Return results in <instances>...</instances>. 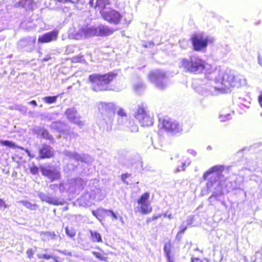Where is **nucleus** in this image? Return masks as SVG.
<instances>
[{
    "label": "nucleus",
    "mask_w": 262,
    "mask_h": 262,
    "mask_svg": "<svg viewBox=\"0 0 262 262\" xmlns=\"http://www.w3.org/2000/svg\"><path fill=\"white\" fill-rule=\"evenodd\" d=\"M76 113V111H74L73 110H70L68 111L67 113V117L69 119L71 120V121H73L75 123H78V120L77 119H79V117H77L76 116L72 115L73 114ZM78 124H79L78 123Z\"/></svg>",
    "instance_id": "nucleus-22"
},
{
    "label": "nucleus",
    "mask_w": 262,
    "mask_h": 262,
    "mask_svg": "<svg viewBox=\"0 0 262 262\" xmlns=\"http://www.w3.org/2000/svg\"><path fill=\"white\" fill-rule=\"evenodd\" d=\"M187 226L182 227L181 228V229H180V230L177 233V234L176 236L177 237L178 236V235L179 234H181L183 233V232H184L185 231V230L187 229Z\"/></svg>",
    "instance_id": "nucleus-39"
},
{
    "label": "nucleus",
    "mask_w": 262,
    "mask_h": 262,
    "mask_svg": "<svg viewBox=\"0 0 262 262\" xmlns=\"http://www.w3.org/2000/svg\"><path fill=\"white\" fill-rule=\"evenodd\" d=\"M103 3V0H97L95 7H100L101 4Z\"/></svg>",
    "instance_id": "nucleus-42"
},
{
    "label": "nucleus",
    "mask_w": 262,
    "mask_h": 262,
    "mask_svg": "<svg viewBox=\"0 0 262 262\" xmlns=\"http://www.w3.org/2000/svg\"><path fill=\"white\" fill-rule=\"evenodd\" d=\"M160 128L173 134L180 133L182 128L180 124L169 118H163L159 119Z\"/></svg>",
    "instance_id": "nucleus-6"
},
{
    "label": "nucleus",
    "mask_w": 262,
    "mask_h": 262,
    "mask_svg": "<svg viewBox=\"0 0 262 262\" xmlns=\"http://www.w3.org/2000/svg\"><path fill=\"white\" fill-rule=\"evenodd\" d=\"M93 1H94V0H90V4L91 5V6L92 7H93Z\"/></svg>",
    "instance_id": "nucleus-47"
},
{
    "label": "nucleus",
    "mask_w": 262,
    "mask_h": 262,
    "mask_svg": "<svg viewBox=\"0 0 262 262\" xmlns=\"http://www.w3.org/2000/svg\"><path fill=\"white\" fill-rule=\"evenodd\" d=\"M162 215L161 214H157V215H154L151 217H148L146 220V222L147 224H149L151 223V222L161 217Z\"/></svg>",
    "instance_id": "nucleus-27"
},
{
    "label": "nucleus",
    "mask_w": 262,
    "mask_h": 262,
    "mask_svg": "<svg viewBox=\"0 0 262 262\" xmlns=\"http://www.w3.org/2000/svg\"><path fill=\"white\" fill-rule=\"evenodd\" d=\"M258 61H259V64L260 65H262V59H260V58H259Z\"/></svg>",
    "instance_id": "nucleus-48"
},
{
    "label": "nucleus",
    "mask_w": 262,
    "mask_h": 262,
    "mask_svg": "<svg viewBox=\"0 0 262 262\" xmlns=\"http://www.w3.org/2000/svg\"><path fill=\"white\" fill-rule=\"evenodd\" d=\"M91 239L93 242L100 243L102 241L101 234L97 231L90 230Z\"/></svg>",
    "instance_id": "nucleus-19"
},
{
    "label": "nucleus",
    "mask_w": 262,
    "mask_h": 262,
    "mask_svg": "<svg viewBox=\"0 0 262 262\" xmlns=\"http://www.w3.org/2000/svg\"><path fill=\"white\" fill-rule=\"evenodd\" d=\"M107 216L111 215L113 220H117L118 216L112 210L107 209Z\"/></svg>",
    "instance_id": "nucleus-35"
},
{
    "label": "nucleus",
    "mask_w": 262,
    "mask_h": 262,
    "mask_svg": "<svg viewBox=\"0 0 262 262\" xmlns=\"http://www.w3.org/2000/svg\"><path fill=\"white\" fill-rule=\"evenodd\" d=\"M40 169L42 174L43 176L48 178L51 182H53L60 179V174L59 171L47 169L45 167H41Z\"/></svg>",
    "instance_id": "nucleus-12"
},
{
    "label": "nucleus",
    "mask_w": 262,
    "mask_h": 262,
    "mask_svg": "<svg viewBox=\"0 0 262 262\" xmlns=\"http://www.w3.org/2000/svg\"><path fill=\"white\" fill-rule=\"evenodd\" d=\"M193 50L195 51H204L209 42L212 40L204 36L203 33H194L190 38Z\"/></svg>",
    "instance_id": "nucleus-4"
},
{
    "label": "nucleus",
    "mask_w": 262,
    "mask_h": 262,
    "mask_svg": "<svg viewBox=\"0 0 262 262\" xmlns=\"http://www.w3.org/2000/svg\"><path fill=\"white\" fill-rule=\"evenodd\" d=\"M135 117L142 126H150L153 124V116L143 107L138 108Z\"/></svg>",
    "instance_id": "nucleus-8"
},
{
    "label": "nucleus",
    "mask_w": 262,
    "mask_h": 262,
    "mask_svg": "<svg viewBox=\"0 0 262 262\" xmlns=\"http://www.w3.org/2000/svg\"><path fill=\"white\" fill-rule=\"evenodd\" d=\"M165 77V73L160 71H151L148 75L149 81L155 83L158 88L161 89L165 88V84L162 81Z\"/></svg>",
    "instance_id": "nucleus-9"
},
{
    "label": "nucleus",
    "mask_w": 262,
    "mask_h": 262,
    "mask_svg": "<svg viewBox=\"0 0 262 262\" xmlns=\"http://www.w3.org/2000/svg\"><path fill=\"white\" fill-rule=\"evenodd\" d=\"M222 86L221 89L224 91L233 88H239L246 83V79L241 75H235L231 71L225 72L222 77L217 79Z\"/></svg>",
    "instance_id": "nucleus-3"
},
{
    "label": "nucleus",
    "mask_w": 262,
    "mask_h": 262,
    "mask_svg": "<svg viewBox=\"0 0 262 262\" xmlns=\"http://www.w3.org/2000/svg\"><path fill=\"white\" fill-rule=\"evenodd\" d=\"M38 257L43 259H49L52 258V256L48 254H43L38 255Z\"/></svg>",
    "instance_id": "nucleus-31"
},
{
    "label": "nucleus",
    "mask_w": 262,
    "mask_h": 262,
    "mask_svg": "<svg viewBox=\"0 0 262 262\" xmlns=\"http://www.w3.org/2000/svg\"><path fill=\"white\" fill-rule=\"evenodd\" d=\"M45 237L48 240L55 239L56 238V235L53 231H46L43 233Z\"/></svg>",
    "instance_id": "nucleus-24"
},
{
    "label": "nucleus",
    "mask_w": 262,
    "mask_h": 262,
    "mask_svg": "<svg viewBox=\"0 0 262 262\" xmlns=\"http://www.w3.org/2000/svg\"><path fill=\"white\" fill-rule=\"evenodd\" d=\"M128 129L131 133H136L138 131L139 127L135 120L129 121Z\"/></svg>",
    "instance_id": "nucleus-21"
},
{
    "label": "nucleus",
    "mask_w": 262,
    "mask_h": 262,
    "mask_svg": "<svg viewBox=\"0 0 262 262\" xmlns=\"http://www.w3.org/2000/svg\"><path fill=\"white\" fill-rule=\"evenodd\" d=\"M59 95H56L53 96H47L43 98L45 102L48 104H51L56 101L57 98Z\"/></svg>",
    "instance_id": "nucleus-23"
},
{
    "label": "nucleus",
    "mask_w": 262,
    "mask_h": 262,
    "mask_svg": "<svg viewBox=\"0 0 262 262\" xmlns=\"http://www.w3.org/2000/svg\"><path fill=\"white\" fill-rule=\"evenodd\" d=\"M150 194L149 192H145L138 199L137 209L142 214H148L152 211V207L149 200Z\"/></svg>",
    "instance_id": "nucleus-5"
},
{
    "label": "nucleus",
    "mask_w": 262,
    "mask_h": 262,
    "mask_svg": "<svg viewBox=\"0 0 262 262\" xmlns=\"http://www.w3.org/2000/svg\"><path fill=\"white\" fill-rule=\"evenodd\" d=\"M107 209L98 208L92 211V214L100 221H102L107 216Z\"/></svg>",
    "instance_id": "nucleus-13"
},
{
    "label": "nucleus",
    "mask_w": 262,
    "mask_h": 262,
    "mask_svg": "<svg viewBox=\"0 0 262 262\" xmlns=\"http://www.w3.org/2000/svg\"><path fill=\"white\" fill-rule=\"evenodd\" d=\"M30 172L33 174H36L38 173V168L36 166H33L30 168Z\"/></svg>",
    "instance_id": "nucleus-34"
},
{
    "label": "nucleus",
    "mask_w": 262,
    "mask_h": 262,
    "mask_svg": "<svg viewBox=\"0 0 262 262\" xmlns=\"http://www.w3.org/2000/svg\"><path fill=\"white\" fill-rule=\"evenodd\" d=\"M55 1L60 2V3H66L67 2L69 1V0H55Z\"/></svg>",
    "instance_id": "nucleus-45"
},
{
    "label": "nucleus",
    "mask_w": 262,
    "mask_h": 262,
    "mask_svg": "<svg viewBox=\"0 0 262 262\" xmlns=\"http://www.w3.org/2000/svg\"><path fill=\"white\" fill-rule=\"evenodd\" d=\"M224 169L223 165H215L211 167L206 171L203 174V178L204 180H207L209 175L215 172H222Z\"/></svg>",
    "instance_id": "nucleus-14"
},
{
    "label": "nucleus",
    "mask_w": 262,
    "mask_h": 262,
    "mask_svg": "<svg viewBox=\"0 0 262 262\" xmlns=\"http://www.w3.org/2000/svg\"><path fill=\"white\" fill-rule=\"evenodd\" d=\"M39 155L38 159H50L54 157V151L53 148L49 145L43 144L38 150Z\"/></svg>",
    "instance_id": "nucleus-11"
},
{
    "label": "nucleus",
    "mask_w": 262,
    "mask_h": 262,
    "mask_svg": "<svg viewBox=\"0 0 262 262\" xmlns=\"http://www.w3.org/2000/svg\"><path fill=\"white\" fill-rule=\"evenodd\" d=\"M34 4L33 0H20L18 3L19 7L25 8L26 10H32Z\"/></svg>",
    "instance_id": "nucleus-15"
},
{
    "label": "nucleus",
    "mask_w": 262,
    "mask_h": 262,
    "mask_svg": "<svg viewBox=\"0 0 262 262\" xmlns=\"http://www.w3.org/2000/svg\"><path fill=\"white\" fill-rule=\"evenodd\" d=\"M257 101L260 107L262 108V91L259 92L257 97Z\"/></svg>",
    "instance_id": "nucleus-37"
},
{
    "label": "nucleus",
    "mask_w": 262,
    "mask_h": 262,
    "mask_svg": "<svg viewBox=\"0 0 262 262\" xmlns=\"http://www.w3.org/2000/svg\"><path fill=\"white\" fill-rule=\"evenodd\" d=\"M52 258H53L55 262H60V260L59 258L57 256H52Z\"/></svg>",
    "instance_id": "nucleus-44"
},
{
    "label": "nucleus",
    "mask_w": 262,
    "mask_h": 262,
    "mask_svg": "<svg viewBox=\"0 0 262 262\" xmlns=\"http://www.w3.org/2000/svg\"><path fill=\"white\" fill-rule=\"evenodd\" d=\"M38 136L42 139H44L49 140L51 142H53L54 138L53 136L50 135L49 132L46 129H41L38 132Z\"/></svg>",
    "instance_id": "nucleus-18"
},
{
    "label": "nucleus",
    "mask_w": 262,
    "mask_h": 262,
    "mask_svg": "<svg viewBox=\"0 0 262 262\" xmlns=\"http://www.w3.org/2000/svg\"><path fill=\"white\" fill-rule=\"evenodd\" d=\"M58 34L59 31L56 29L46 32L38 37V42L44 43L55 41L57 39Z\"/></svg>",
    "instance_id": "nucleus-10"
},
{
    "label": "nucleus",
    "mask_w": 262,
    "mask_h": 262,
    "mask_svg": "<svg viewBox=\"0 0 262 262\" xmlns=\"http://www.w3.org/2000/svg\"><path fill=\"white\" fill-rule=\"evenodd\" d=\"M216 182V180H209L207 183V187H211L214 184V183Z\"/></svg>",
    "instance_id": "nucleus-41"
},
{
    "label": "nucleus",
    "mask_w": 262,
    "mask_h": 262,
    "mask_svg": "<svg viewBox=\"0 0 262 262\" xmlns=\"http://www.w3.org/2000/svg\"><path fill=\"white\" fill-rule=\"evenodd\" d=\"M83 56L81 55H76L72 58L73 62H80L83 60Z\"/></svg>",
    "instance_id": "nucleus-29"
},
{
    "label": "nucleus",
    "mask_w": 262,
    "mask_h": 262,
    "mask_svg": "<svg viewBox=\"0 0 262 262\" xmlns=\"http://www.w3.org/2000/svg\"><path fill=\"white\" fill-rule=\"evenodd\" d=\"M164 251L166 261L167 262H175L173 256L171 254L170 248L165 245L164 248Z\"/></svg>",
    "instance_id": "nucleus-20"
},
{
    "label": "nucleus",
    "mask_w": 262,
    "mask_h": 262,
    "mask_svg": "<svg viewBox=\"0 0 262 262\" xmlns=\"http://www.w3.org/2000/svg\"><path fill=\"white\" fill-rule=\"evenodd\" d=\"M118 115L121 117H126L127 113L125 112V110L122 108L119 109L117 112Z\"/></svg>",
    "instance_id": "nucleus-33"
},
{
    "label": "nucleus",
    "mask_w": 262,
    "mask_h": 262,
    "mask_svg": "<svg viewBox=\"0 0 262 262\" xmlns=\"http://www.w3.org/2000/svg\"><path fill=\"white\" fill-rule=\"evenodd\" d=\"M27 253L29 258L32 257L34 253V251L32 248H29L27 251Z\"/></svg>",
    "instance_id": "nucleus-38"
},
{
    "label": "nucleus",
    "mask_w": 262,
    "mask_h": 262,
    "mask_svg": "<svg viewBox=\"0 0 262 262\" xmlns=\"http://www.w3.org/2000/svg\"><path fill=\"white\" fill-rule=\"evenodd\" d=\"M19 148L20 149V152H22V151H24V155L25 157H26L27 155H28L29 156H30L31 158H33L35 157V155L34 154H31L30 153V152L29 151V150L27 149H26L25 150H24V148H22V147H18L17 146V149Z\"/></svg>",
    "instance_id": "nucleus-28"
},
{
    "label": "nucleus",
    "mask_w": 262,
    "mask_h": 262,
    "mask_svg": "<svg viewBox=\"0 0 262 262\" xmlns=\"http://www.w3.org/2000/svg\"><path fill=\"white\" fill-rule=\"evenodd\" d=\"M131 174L129 173H123L121 175V179L124 183L128 184V182L126 181V179L129 178Z\"/></svg>",
    "instance_id": "nucleus-32"
},
{
    "label": "nucleus",
    "mask_w": 262,
    "mask_h": 262,
    "mask_svg": "<svg viewBox=\"0 0 262 262\" xmlns=\"http://www.w3.org/2000/svg\"><path fill=\"white\" fill-rule=\"evenodd\" d=\"M65 231L67 235L71 238H74L76 235V231L73 228H70L68 227H67L65 228Z\"/></svg>",
    "instance_id": "nucleus-25"
},
{
    "label": "nucleus",
    "mask_w": 262,
    "mask_h": 262,
    "mask_svg": "<svg viewBox=\"0 0 262 262\" xmlns=\"http://www.w3.org/2000/svg\"><path fill=\"white\" fill-rule=\"evenodd\" d=\"M0 143L3 145H6L9 147H12L14 145V144L12 142L8 140L1 141Z\"/></svg>",
    "instance_id": "nucleus-36"
},
{
    "label": "nucleus",
    "mask_w": 262,
    "mask_h": 262,
    "mask_svg": "<svg viewBox=\"0 0 262 262\" xmlns=\"http://www.w3.org/2000/svg\"><path fill=\"white\" fill-rule=\"evenodd\" d=\"M190 262H211L210 260L206 257H192Z\"/></svg>",
    "instance_id": "nucleus-26"
},
{
    "label": "nucleus",
    "mask_w": 262,
    "mask_h": 262,
    "mask_svg": "<svg viewBox=\"0 0 262 262\" xmlns=\"http://www.w3.org/2000/svg\"><path fill=\"white\" fill-rule=\"evenodd\" d=\"M52 186H57V184H53V185H50V187H52Z\"/></svg>",
    "instance_id": "nucleus-49"
},
{
    "label": "nucleus",
    "mask_w": 262,
    "mask_h": 262,
    "mask_svg": "<svg viewBox=\"0 0 262 262\" xmlns=\"http://www.w3.org/2000/svg\"><path fill=\"white\" fill-rule=\"evenodd\" d=\"M110 103L107 102H101L100 103L101 109L105 111H107L110 108Z\"/></svg>",
    "instance_id": "nucleus-30"
},
{
    "label": "nucleus",
    "mask_w": 262,
    "mask_h": 262,
    "mask_svg": "<svg viewBox=\"0 0 262 262\" xmlns=\"http://www.w3.org/2000/svg\"><path fill=\"white\" fill-rule=\"evenodd\" d=\"M29 103L32 104L35 106L37 105V103L35 100H31V101L29 102Z\"/></svg>",
    "instance_id": "nucleus-46"
},
{
    "label": "nucleus",
    "mask_w": 262,
    "mask_h": 262,
    "mask_svg": "<svg viewBox=\"0 0 262 262\" xmlns=\"http://www.w3.org/2000/svg\"><path fill=\"white\" fill-rule=\"evenodd\" d=\"M92 254L100 260L104 261L107 260L108 256L107 253L101 249L99 251H93Z\"/></svg>",
    "instance_id": "nucleus-17"
},
{
    "label": "nucleus",
    "mask_w": 262,
    "mask_h": 262,
    "mask_svg": "<svg viewBox=\"0 0 262 262\" xmlns=\"http://www.w3.org/2000/svg\"><path fill=\"white\" fill-rule=\"evenodd\" d=\"M117 76V74L109 72L104 74L94 73L89 76V81L91 83L92 90L95 92L110 90L108 84Z\"/></svg>",
    "instance_id": "nucleus-2"
},
{
    "label": "nucleus",
    "mask_w": 262,
    "mask_h": 262,
    "mask_svg": "<svg viewBox=\"0 0 262 262\" xmlns=\"http://www.w3.org/2000/svg\"><path fill=\"white\" fill-rule=\"evenodd\" d=\"M102 17L106 21L114 25L119 24L122 19V15L115 9H103L100 11Z\"/></svg>",
    "instance_id": "nucleus-7"
},
{
    "label": "nucleus",
    "mask_w": 262,
    "mask_h": 262,
    "mask_svg": "<svg viewBox=\"0 0 262 262\" xmlns=\"http://www.w3.org/2000/svg\"><path fill=\"white\" fill-rule=\"evenodd\" d=\"M206 62L199 56L191 55L181 60L180 68L186 73L199 74L206 69Z\"/></svg>",
    "instance_id": "nucleus-1"
},
{
    "label": "nucleus",
    "mask_w": 262,
    "mask_h": 262,
    "mask_svg": "<svg viewBox=\"0 0 262 262\" xmlns=\"http://www.w3.org/2000/svg\"><path fill=\"white\" fill-rule=\"evenodd\" d=\"M47 202L49 203V204H51L54 205H58L59 204V202L57 201L54 200H48Z\"/></svg>",
    "instance_id": "nucleus-40"
},
{
    "label": "nucleus",
    "mask_w": 262,
    "mask_h": 262,
    "mask_svg": "<svg viewBox=\"0 0 262 262\" xmlns=\"http://www.w3.org/2000/svg\"><path fill=\"white\" fill-rule=\"evenodd\" d=\"M97 32L99 36H106L112 34L113 32V30L108 27L101 26L98 28Z\"/></svg>",
    "instance_id": "nucleus-16"
},
{
    "label": "nucleus",
    "mask_w": 262,
    "mask_h": 262,
    "mask_svg": "<svg viewBox=\"0 0 262 262\" xmlns=\"http://www.w3.org/2000/svg\"><path fill=\"white\" fill-rule=\"evenodd\" d=\"M6 207L5 202L4 200L0 199V207Z\"/></svg>",
    "instance_id": "nucleus-43"
}]
</instances>
